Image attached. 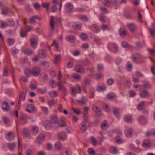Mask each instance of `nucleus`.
Segmentation results:
<instances>
[{
  "label": "nucleus",
  "instance_id": "4",
  "mask_svg": "<svg viewBox=\"0 0 155 155\" xmlns=\"http://www.w3.org/2000/svg\"><path fill=\"white\" fill-rule=\"evenodd\" d=\"M37 38L32 37L30 39V45L34 49L35 48L37 45Z\"/></svg>",
  "mask_w": 155,
  "mask_h": 155
},
{
  "label": "nucleus",
  "instance_id": "42",
  "mask_svg": "<svg viewBox=\"0 0 155 155\" xmlns=\"http://www.w3.org/2000/svg\"><path fill=\"white\" fill-rule=\"evenodd\" d=\"M54 18V17L51 16V19L50 20V25L51 28L53 29H54V22L53 20Z\"/></svg>",
  "mask_w": 155,
  "mask_h": 155
},
{
  "label": "nucleus",
  "instance_id": "44",
  "mask_svg": "<svg viewBox=\"0 0 155 155\" xmlns=\"http://www.w3.org/2000/svg\"><path fill=\"white\" fill-rule=\"evenodd\" d=\"M49 94L51 97L53 98L56 97L57 95V93L56 91H51L49 93Z\"/></svg>",
  "mask_w": 155,
  "mask_h": 155
},
{
  "label": "nucleus",
  "instance_id": "57",
  "mask_svg": "<svg viewBox=\"0 0 155 155\" xmlns=\"http://www.w3.org/2000/svg\"><path fill=\"white\" fill-rule=\"evenodd\" d=\"M106 89L105 86H99L97 88V90L98 91H103Z\"/></svg>",
  "mask_w": 155,
  "mask_h": 155
},
{
  "label": "nucleus",
  "instance_id": "30",
  "mask_svg": "<svg viewBox=\"0 0 155 155\" xmlns=\"http://www.w3.org/2000/svg\"><path fill=\"white\" fill-rule=\"evenodd\" d=\"M110 150L111 152L114 154H116L118 152V150L117 148L115 146H112L111 147Z\"/></svg>",
  "mask_w": 155,
  "mask_h": 155
},
{
  "label": "nucleus",
  "instance_id": "63",
  "mask_svg": "<svg viewBox=\"0 0 155 155\" xmlns=\"http://www.w3.org/2000/svg\"><path fill=\"white\" fill-rule=\"evenodd\" d=\"M83 109L84 110L83 114L84 115H86L88 112V107L87 106H84L83 107Z\"/></svg>",
  "mask_w": 155,
  "mask_h": 155
},
{
  "label": "nucleus",
  "instance_id": "60",
  "mask_svg": "<svg viewBox=\"0 0 155 155\" xmlns=\"http://www.w3.org/2000/svg\"><path fill=\"white\" fill-rule=\"evenodd\" d=\"M80 19L84 21H87L88 20V18L84 15L81 16Z\"/></svg>",
  "mask_w": 155,
  "mask_h": 155
},
{
  "label": "nucleus",
  "instance_id": "62",
  "mask_svg": "<svg viewBox=\"0 0 155 155\" xmlns=\"http://www.w3.org/2000/svg\"><path fill=\"white\" fill-rule=\"evenodd\" d=\"M84 83L86 84L90 85L91 84V81L88 79L85 78L84 80Z\"/></svg>",
  "mask_w": 155,
  "mask_h": 155
},
{
  "label": "nucleus",
  "instance_id": "21",
  "mask_svg": "<svg viewBox=\"0 0 155 155\" xmlns=\"http://www.w3.org/2000/svg\"><path fill=\"white\" fill-rule=\"evenodd\" d=\"M124 120L127 123H131L132 121V117L130 115H126L124 117Z\"/></svg>",
  "mask_w": 155,
  "mask_h": 155
},
{
  "label": "nucleus",
  "instance_id": "49",
  "mask_svg": "<svg viewBox=\"0 0 155 155\" xmlns=\"http://www.w3.org/2000/svg\"><path fill=\"white\" fill-rule=\"evenodd\" d=\"M88 153L90 155H95V151L94 150L91 148H89L88 150Z\"/></svg>",
  "mask_w": 155,
  "mask_h": 155
},
{
  "label": "nucleus",
  "instance_id": "55",
  "mask_svg": "<svg viewBox=\"0 0 155 155\" xmlns=\"http://www.w3.org/2000/svg\"><path fill=\"white\" fill-rule=\"evenodd\" d=\"M20 35L21 37L24 38L27 35V32L21 30L20 32Z\"/></svg>",
  "mask_w": 155,
  "mask_h": 155
},
{
  "label": "nucleus",
  "instance_id": "9",
  "mask_svg": "<svg viewBox=\"0 0 155 155\" xmlns=\"http://www.w3.org/2000/svg\"><path fill=\"white\" fill-rule=\"evenodd\" d=\"M47 74L45 73H41L40 76V81L42 82H45L47 80Z\"/></svg>",
  "mask_w": 155,
  "mask_h": 155
},
{
  "label": "nucleus",
  "instance_id": "23",
  "mask_svg": "<svg viewBox=\"0 0 155 155\" xmlns=\"http://www.w3.org/2000/svg\"><path fill=\"white\" fill-rule=\"evenodd\" d=\"M38 54L39 56L42 58H45L46 55L45 51L42 49H40L38 51Z\"/></svg>",
  "mask_w": 155,
  "mask_h": 155
},
{
  "label": "nucleus",
  "instance_id": "33",
  "mask_svg": "<svg viewBox=\"0 0 155 155\" xmlns=\"http://www.w3.org/2000/svg\"><path fill=\"white\" fill-rule=\"evenodd\" d=\"M140 95L141 97L145 98L148 96L149 94L147 91H142Z\"/></svg>",
  "mask_w": 155,
  "mask_h": 155
},
{
  "label": "nucleus",
  "instance_id": "46",
  "mask_svg": "<svg viewBox=\"0 0 155 155\" xmlns=\"http://www.w3.org/2000/svg\"><path fill=\"white\" fill-rule=\"evenodd\" d=\"M8 12V9L6 7H5L2 9V13L4 15H6Z\"/></svg>",
  "mask_w": 155,
  "mask_h": 155
},
{
  "label": "nucleus",
  "instance_id": "6",
  "mask_svg": "<svg viewBox=\"0 0 155 155\" xmlns=\"http://www.w3.org/2000/svg\"><path fill=\"white\" fill-rule=\"evenodd\" d=\"M75 71L77 72L83 73L84 72V68L81 65H77L74 67Z\"/></svg>",
  "mask_w": 155,
  "mask_h": 155
},
{
  "label": "nucleus",
  "instance_id": "59",
  "mask_svg": "<svg viewBox=\"0 0 155 155\" xmlns=\"http://www.w3.org/2000/svg\"><path fill=\"white\" fill-rule=\"evenodd\" d=\"M127 69L129 71H131V69L133 68V66L130 62H128L127 64Z\"/></svg>",
  "mask_w": 155,
  "mask_h": 155
},
{
  "label": "nucleus",
  "instance_id": "20",
  "mask_svg": "<svg viewBox=\"0 0 155 155\" xmlns=\"http://www.w3.org/2000/svg\"><path fill=\"white\" fill-rule=\"evenodd\" d=\"M132 59L135 62L138 63L139 61L140 55L138 54H136L132 55Z\"/></svg>",
  "mask_w": 155,
  "mask_h": 155
},
{
  "label": "nucleus",
  "instance_id": "45",
  "mask_svg": "<svg viewBox=\"0 0 155 155\" xmlns=\"http://www.w3.org/2000/svg\"><path fill=\"white\" fill-rule=\"evenodd\" d=\"M92 108L95 112H97L101 110V108L97 106L96 105L94 104L92 106Z\"/></svg>",
  "mask_w": 155,
  "mask_h": 155
},
{
  "label": "nucleus",
  "instance_id": "14",
  "mask_svg": "<svg viewBox=\"0 0 155 155\" xmlns=\"http://www.w3.org/2000/svg\"><path fill=\"white\" fill-rule=\"evenodd\" d=\"M2 107L3 110H4L8 111L9 110V106L8 103L6 102H4L2 103Z\"/></svg>",
  "mask_w": 155,
  "mask_h": 155
},
{
  "label": "nucleus",
  "instance_id": "56",
  "mask_svg": "<svg viewBox=\"0 0 155 155\" xmlns=\"http://www.w3.org/2000/svg\"><path fill=\"white\" fill-rule=\"evenodd\" d=\"M3 74L5 76H8V69L7 68L5 67L4 68Z\"/></svg>",
  "mask_w": 155,
  "mask_h": 155
},
{
  "label": "nucleus",
  "instance_id": "52",
  "mask_svg": "<svg viewBox=\"0 0 155 155\" xmlns=\"http://www.w3.org/2000/svg\"><path fill=\"white\" fill-rule=\"evenodd\" d=\"M8 26V23H7L3 21L1 22L0 27L4 29L5 28Z\"/></svg>",
  "mask_w": 155,
  "mask_h": 155
},
{
  "label": "nucleus",
  "instance_id": "41",
  "mask_svg": "<svg viewBox=\"0 0 155 155\" xmlns=\"http://www.w3.org/2000/svg\"><path fill=\"white\" fill-rule=\"evenodd\" d=\"M65 6L66 7L71 10L73 9L74 7L72 4L70 2H68L66 4Z\"/></svg>",
  "mask_w": 155,
  "mask_h": 155
},
{
  "label": "nucleus",
  "instance_id": "13",
  "mask_svg": "<svg viewBox=\"0 0 155 155\" xmlns=\"http://www.w3.org/2000/svg\"><path fill=\"white\" fill-rule=\"evenodd\" d=\"M66 39L69 42L74 43L76 41L75 37L72 35H68L66 37Z\"/></svg>",
  "mask_w": 155,
  "mask_h": 155
},
{
  "label": "nucleus",
  "instance_id": "8",
  "mask_svg": "<svg viewBox=\"0 0 155 155\" xmlns=\"http://www.w3.org/2000/svg\"><path fill=\"white\" fill-rule=\"evenodd\" d=\"M15 137V135L13 133L10 132L7 134L5 136V138L9 141L13 140Z\"/></svg>",
  "mask_w": 155,
  "mask_h": 155
},
{
  "label": "nucleus",
  "instance_id": "34",
  "mask_svg": "<svg viewBox=\"0 0 155 155\" xmlns=\"http://www.w3.org/2000/svg\"><path fill=\"white\" fill-rule=\"evenodd\" d=\"M22 51L25 54L30 55L33 53V51L31 50H29L27 49H24L22 50Z\"/></svg>",
  "mask_w": 155,
  "mask_h": 155
},
{
  "label": "nucleus",
  "instance_id": "1",
  "mask_svg": "<svg viewBox=\"0 0 155 155\" xmlns=\"http://www.w3.org/2000/svg\"><path fill=\"white\" fill-rule=\"evenodd\" d=\"M26 91L25 89H23V92L20 94L19 97V100L18 102V106L19 107L21 106V102L22 101H24L25 100L26 96Z\"/></svg>",
  "mask_w": 155,
  "mask_h": 155
},
{
  "label": "nucleus",
  "instance_id": "48",
  "mask_svg": "<svg viewBox=\"0 0 155 155\" xmlns=\"http://www.w3.org/2000/svg\"><path fill=\"white\" fill-rule=\"evenodd\" d=\"M92 143V144L94 145H96L97 144V140L95 138L93 137L92 136L90 137Z\"/></svg>",
  "mask_w": 155,
  "mask_h": 155
},
{
  "label": "nucleus",
  "instance_id": "18",
  "mask_svg": "<svg viewBox=\"0 0 155 155\" xmlns=\"http://www.w3.org/2000/svg\"><path fill=\"white\" fill-rule=\"evenodd\" d=\"M143 147L146 148H149L150 147V142L148 140H145L144 141L142 144Z\"/></svg>",
  "mask_w": 155,
  "mask_h": 155
},
{
  "label": "nucleus",
  "instance_id": "51",
  "mask_svg": "<svg viewBox=\"0 0 155 155\" xmlns=\"http://www.w3.org/2000/svg\"><path fill=\"white\" fill-rule=\"evenodd\" d=\"M80 37L83 40H85L88 38V36L87 34L85 33H81Z\"/></svg>",
  "mask_w": 155,
  "mask_h": 155
},
{
  "label": "nucleus",
  "instance_id": "50",
  "mask_svg": "<svg viewBox=\"0 0 155 155\" xmlns=\"http://www.w3.org/2000/svg\"><path fill=\"white\" fill-rule=\"evenodd\" d=\"M15 41V40L12 38H9L7 40L8 43L9 45H12L14 44Z\"/></svg>",
  "mask_w": 155,
  "mask_h": 155
},
{
  "label": "nucleus",
  "instance_id": "37",
  "mask_svg": "<svg viewBox=\"0 0 155 155\" xmlns=\"http://www.w3.org/2000/svg\"><path fill=\"white\" fill-rule=\"evenodd\" d=\"M116 97V95L113 93L109 94L107 96V97L108 99H114Z\"/></svg>",
  "mask_w": 155,
  "mask_h": 155
},
{
  "label": "nucleus",
  "instance_id": "5",
  "mask_svg": "<svg viewBox=\"0 0 155 155\" xmlns=\"http://www.w3.org/2000/svg\"><path fill=\"white\" fill-rule=\"evenodd\" d=\"M43 124L45 128L47 130H50L52 128V126L51 122L48 120L45 121Z\"/></svg>",
  "mask_w": 155,
  "mask_h": 155
},
{
  "label": "nucleus",
  "instance_id": "28",
  "mask_svg": "<svg viewBox=\"0 0 155 155\" xmlns=\"http://www.w3.org/2000/svg\"><path fill=\"white\" fill-rule=\"evenodd\" d=\"M145 102L142 101L140 102L137 105V108L139 110H141L143 109V107L144 105Z\"/></svg>",
  "mask_w": 155,
  "mask_h": 155
},
{
  "label": "nucleus",
  "instance_id": "43",
  "mask_svg": "<svg viewBox=\"0 0 155 155\" xmlns=\"http://www.w3.org/2000/svg\"><path fill=\"white\" fill-rule=\"evenodd\" d=\"M58 125L60 127H64L66 126L65 122L61 120H59L58 122Z\"/></svg>",
  "mask_w": 155,
  "mask_h": 155
},
{
  "label": "nucleus",
  "instance_id": "10",
  "mask_svg": "<svg viewBox=\"0 0 155 155\" xmlns=\"http://www.w3.org/2000/svg\"><path fill=\"white\" fill-rule=\"evenodd\" d=\"M127 26L130 32L132 33H134L136 29L135 24L133 23H131L128 24Z\"/></svg>",
  "mask_w": 155,
  "mask_h": 155
},
{
  "label": "nucleus",
  "instance_id": "25",
  "mask_svg": "<svg viewBox=\"0 0 155 155\" xmlns=\"http://www.w3.org/2000/svg\"><path fill=\"white\" fill-rule=\"evenodd\" d=\"M62 146V144L60 142H57L54 145V149L55 151H59L61 148Z\"/></svg>",
  "mask_w": 155,
  "mask_h": 155
},
{
  "label": "nucleus",
  "instance_id": "31",
  "mask_svg": "<svg viewBox=\"0 0 155 155\" xmlns=\"http://www.w3.org/2000/svg\"><path fill=\"white\" fill-rule=\"evenodd\" d=\"M72 78L78 81H80L81 79V77L77 73H74L72 74Z\"/></svg>",
  "mask_w": 155,
  "mask_h": 155
},
{
  "label": "nucleus",
  "instance_id": "38",
  "mask_svg": "<svg viewBox=\"0 0 155 155\" xmlns=\"http://www.w3.org/2000/svg\"><path fill=\"white\" fill-rule=\"evenodd\" d=\"M33 132L35 134H37L38 132L39 128L38 126H34L32 127Z\"/></svg>",
  "mask_w": 155,
  "mask_h": 155
},
{
  "label": "nucleus",
  "instance_id": "53",
  "mask_svg": "<svg viewBox=\"0 0 155 155\" xmlns=\"http://www.w3.org/2000/svg\"><path fill=\"white\" fill-rule=\"evenodd\" d=\"M121 45L122 47L125 48L130 47V45L126 42H123L121 43Z\"/></svg>",
  "mask_w": 155,
  "mask_h": 155
},
{
  "label": "nucleus",
  "instance_id": "61",
  "mask_svg": "<svg viewBox=\"0 0 155 155\" xmlns=\"http://www.w3.org/2000/svg\"><path fill=\"white\" fill-rule=\"evenodd\" d=\"M8 26L13 27L15 25V23L13 20H10L8 21Z\"/></svg>",
  "mask_w": 155,
  "mask_h": 155
},
{
  "label": "nucleus",
  "instance_id": "35",
  "mask_svg": "<svg viewBox=\"0 0 155 155\" xmlns=\"http://www.w3.org/2000/svg\"><path fill=\"white\" fill-rule=\"evenodd\" d=\"M106 16L104 14L101 13L100 15V20L102 23H104L105 22Z\"/></svg>",
  "mask_w": 155,
  "mask_h": 155
},
{
  "label": "nucleus",
  "instance_id": "58",
  "mask_svg": "<svg viewBox=\"0 0 155 155\" xmlns=\"http://www.w3.org/2000/svg\"><path fill=\"white\" fill-rule=\"evenodd\" d=\"M42 6L44 8H46L47 10H48L49 9V3H45L43 2L42 3Z\"/></svg>",
  "mask_w": 155,
  "mask_h": 155
},
{
  "label": "nucleus",
  "instance_id": "7",
  "mask_svg": "<svg viewBox=\"0 0 155 155\" xmlns=\"http://www.w3.org/2000/svg\"><path fill=\"white\" fill-rule=\"evenodd\" d=\"M45 136L43 134H41L37 136V143L39 144H42L45 138Z\"/></svg>",
  "mask_w": 155,
  "mask_h": 155
},
{
  "label": "nucleus",
  "instance_id": "11",
  "mask_svg": "<svg viewBox=\"0 0 155 155\" xmlns=\"http://www.w3.org/2000/svg\"><path fill=\"white\" fill-rule=\"evenodd\" d=\"M87 126L86 124L84 122H82L80 124L79 128L82 131L84 132L87 130Z\"/></svg>",
  "mask_w": 155,
  "mask_h": 155
},
{
  "label": "nucleus",
  "instance_id": "17",
  "mask_svg": "<svg viewBox=\"0 0 155 155\" xmlns=\"http://www.w3.org/2000/svg\"><path fill=\"white\" fill-rule=\"evenodd\" d=\"M133 130L131 128H128L125 130V134L126 136L128 137H130L132 136Z\"/></svg>",
  "mask_w": 155,
  "mask_h": 155
},
{
  "label": "nucleus",
  "instance_id": "24",
  "mask_svg": "<svg viewBox=\"0 0 155 155\" xmlns=\"http://www.w3.org/2000/svg\"><path fill=\"white\" fill-rule=\"evenodd\" d=\"M22 134L24 137H28L30 135V132L27 129L24 128L23 130Z\"/></svg>",
  "mask_w": 155,
  "mask_h": 155
},
{
  "label": "nucleus",
  "instance_id": "12",
  "mask_svg": "<svg viewBox=\"0 0 155 155\" xmlns=\"http://www.w3.org/2000/svg\"><path fill=\"white\" fill-rule=\"evenodd\" d=\"M35 107L32 104H29L27 106L26 111L29 113H31L33 112L35 110Z\"/></svg>",
  "mask_w": 155,
  "mask_h": 155
},
{
  "label": "nucleus",
  "instance_id": "19",
  "mask_svg": "<svg viewBox=\"0 0 155 155\" xmlns=\"http://www.w3.org/2000/svg\"><path fill=\"white\" fill-rule=\"evenodd\" d=\"M50 118L51 121L54 124H56L57 123L58 119L56 116L55 115H52L51 116Z\"/></svg>",
  "mask_w": 155,
  "mask_h": 155
},
{
  "label": "nucleus",
  "instance_id": "16",
  "mask_svg": "<svg viewBox=\"0 0 155 155\" xmlns=\"http://www.w3.org/2000/svg\"><path fill=\"white\" fill-rule=\"evenodd\" d=\"M66 135L65 133H62L58 134V140H61L62 141H64L66 139Z\"/></svg>",
  "mask_w": 155,
  "mask_h": 155
},
{
  "label": "nucleus",
  "instance_id": "26",
  "mask_svg": "<svg viewBox=\"0 0 155 155\" xmlns=\"http://www.w3.org/2000/svg\"><path fill=\"white\" fill-rule=\"evenodd\" d=\"M108 124L106 121H103L101 124V128L102 130H105L108 127Z\"/></svg>",
  "mask_w": 155,
  "mask_h": 155
},
{
  "label": "nucleus",
  "instance_id": "40",
  "mask_svg": "<svg viewBox=\"0 0 155 155\" xmlns=\"http://www.w3.org/2000/svg\"><path fill=\"white\" fill-rule=\"evenodd\" d=\"M119 33L120 35L121 36H125L126 35L125 30L123 28H120L119 30Z\"/></svg>",
  "mask_w": 155,
  "mask_h": 155
},
{
  "label": "nucleus",
  "instance_id": "15",
  "mask_svg": "<svg viewBox=\"0 0 155 155\" xmlns=\"http://www.w3.org/2000/svg\"><path fill=\"white\" fill-rule=\"evenodd\" d=\"M138 121L141 124L144 125L146 124L147 121L145 118L141 116H140L137 118Z\"/></svg>",
  "mask_w": 155,
  "mask_h": 155
},
{
  "label": "nucleus",
  "instance_id": "32",
  "mask_svg": "<svg viewBox=\"0 0 155 155\" xmlns=\"http://www.w3.org/2000/svg\"><path fill=\"white\" fill-rule=\"evenodd\" d=\"M82 26V25L81 23H74L73 25V28L75 29H80Z\"/></svg>",
  "mask_w": 155,
  "mask_h": 155
},
{
  "label": "nucleus",
  "instance_id": "64",
  "mask_svg": "<svg viewBox=\"0 0 155 155\" xmlns=\"http://www.w3.org/2000/svg\"><path fill=\"white\" fill-rule=\"evenodd\" d=\"M100 9L101 11L104 13H107V9L105 7H100Z\"/></svg>",
  "mask_w": 155,
  "mask_h": 155
},
{
  "label": "nucleus",
  "instance_id": "29",
  "mask_svg": "<svg viewBox=\"0 0 155 155\" xmlns=\"http://www.w3.org/2000/svg\"><path fill=\"white\" fill-rule=\"evenodd\" d=\"M7 147L10 150H13L15 148L16 145L14 143H8L7 145Z\"/></svg>",
  "mask_w": 155,
  "mask_h": 155
},
{
  "label": "nucleus",
  "instance_id": "2",
  "mask_svg": "<svg viewBox=\"0 0 155 155\" xmlns=\"http://www.w3.org/2000/svg\"><path fill=\"white\" fill-rule=\"evenodd\" d=\"M40 73V69L36 66L33 67L31 70V73L32 75L35 77L38 76Z\"/></svg>",
  "mask_w": 155,
  "mask_h": 155
},
{
  "label": "nucleus",
  "instance_id": "36",
  "mask_svg": "<svg viewBox=\"0 0 155 155\" xmlns=\"http://www.w3.org/2000/svg\"><path fill=\"white\" fill-rule=\"evenodd\" d=\"M61 54L57 55L55 56L54 63L55 64L58 63L61 59Z\"/></svg>",
  "mask_w": 155,
  "mask_h": 155
},
{
  "label": "nucleus",
  "instance_id": "54",
  "mask_svg": "<svg viewBox=\"0 0 155 155\" xmlns=\"http://www.w3.org/2000/svg\"><path fill=\"white\" fill-rule=\"evenodd\" d=\"M114 81L112 78L108 79L107 81V84L110 86L114 82Z\"/></svg>",
  "mask_w": 155,
  "mask_h": 155
},
{
  "label": "nucleus",
  "instance_id": "3",
  "mask_svg": "<svg viewBox=\"0 0 155 155\" xmlns=\"http://www.w3.org/2000/svg\"><path fill=\"white\" fill-rule=\"evenodd\" d=\"M87 99L85 96H82L81 100H77L75 102H77L76 104L81 106L84 104L87 101Z\"/></svg>",
  "mask_w": 155,
  "mask_h": 155
},
{
  "label": "nucleus",
  "instance_id": "22",
  "mask_svg": "<svg viewBox=\"0 0 155 155\" xmlns=\"http://www.w3.org/2000/svg\"><path fill=\"white\" fill-rule=\"evenodd\" d=\"M113 114L115 117L118 119H119L120 117V115L117 109L114 108L113 109Z\"/></svg>",
  "mask_w": 155,
  "mask_h": 155
},
{
  "label": "nucleus",
  "instance_id": "39",
  "mask_svg": "<svg viewBox=\"0 0 155 155\" xmlns=\"http://www.w3.org/2000/svg\"><path fill=\"white\" fill-rule=\"evenodd\" d=\"M116 143L119 144L122 143L123 142V140L119 136H117L116 137Z\"/></svg>",
  "mask_w": 155,
  "mask_h": 155
},
{
  "label": "nucleus",
  "instance_id": "47",
  "mask_svg": "<svg viewBox=\"0 0 155 155\" xmlns=\"http://www.w3.org/2000/svg\"><path fill=\"white\" fill-rule=\"evenodd\" d=\"M21 120H22V124H25L27 122V117L25 115H22L21 117Z\"/></svg>",
  "mask_w": 155,
  "mask_h": 155
},
{
  "label": "nucleus",
  "instance_id": "27",
  "mask_svg": "<svg viewBox=\"0 0 155 155\" xmlns=\"http://www.w3.org/2000/svg\"><path fill=\"white\" fill-rule=\"evenodd\" d=\"M113 2V0H104L103 4L106 7H109Z\"/></svg>",
  "mask_w": 155,
  "mask_h": 155
}]
</instances>
